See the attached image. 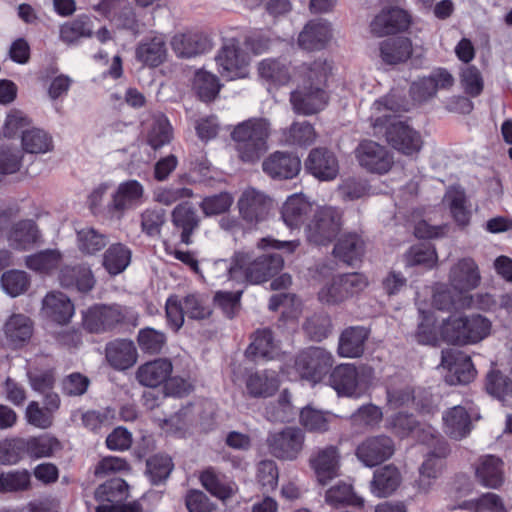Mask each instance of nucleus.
Returning a JSON list of instances; mask_svg holds the SVG:
<instances>
[{
    "label": "nucleus",
    "mask_w": 512,
    "mask_h": 512,
    "mask_svg": "<svg viewBox=\"0 0 512 512\" xmlns=\"http://www.w3.org/2000/svg\"><path fill=\"white\" fill-rule=\"evenodd\" d=\"M332 65L326 59H316L299 65L295 71L296 88L290 92L294 113L311 116L323 111L329 103L327 81Z\"/></svg>",
    "instance_id": "nucleus-1"
},
{
    "label": "nucleus",
    "mask_w": 512,
    "mask_h": 512,
    "mask_svg": "<svg viewBox=\"0 0 512 512\" xmlns=\"http://www.w3.org/2000/svg\"><path fill=\"white\" fill-rule=\"evenodd\" d=\"M284 259L273 253L254 257L249 252H236L231 261L217 260L215 269L223 270L228 280L261 284L274 277L283 268Z\"/></svg>",
    "instance_id": "nucleus-2"
},
{
    "label": "nucleus",
    "mask_w": 512,
    "mask_h": 512,
    "mask_svg": "<svg viewBox=\"0 0 512 512\" xmlns=\"http://www.w3.org/2000/svg\"><path fill=\"white\" fill-rule=\"evenodd\" d=\"M138 312L130 306L96 303L82 312V326L92 334H104L122 328L136 327Z\"/></svg>",
    "instance_id": "nucleus-3"
},
{
    "label": "nucleus",
    "mask_w": 512,
    "mask_h": 512,
    "mask_svg": "<svg viewBox=\"0 0 512 512\" xmlns=\"http://www.w3.org/2000/svg\"><path fill=\"white\" fill-rule=\"evenodd\" d=\"M491 321L480 315H451L440 327L444 341L454 345L477 344L490 335Z\"/></svg>",
    "instance_id": "nucleus-4"
},
{
    "label": "nucleus",
    "mask_w": 512,
    "mask_h": 512,
    "mask_svg": "<svg viewBox=\"0 0 512 512\" xmlns=\"http://www.w3.org/2000/svg\"><path fill=\"white\" fill-rule=\"evenodd\" d=\"M243 39L240 32L223 37L222 46L215 56L218 72L227 80L240 79L248 75L250 56L242 48Z\"/></svg>",
    "instance_id": "nucleus-5"
},
{
    "label": "nucleus",
    "mask_w": 512,
    "mask_h": 512,
    "mask_svg": "<svg viewBox=\"0 0 512 512\" xmlns=\"http://www.w3.org/2000/svg\"><path fill=\"white\" fill-rule=\"evenodd\" d=\"M341 227L342 214L337 208L320 207L307 224L305 233L309 243L327 246L339 234Z\"/></svg>",
    "instance_id": "nucleus-6"
},
{
    "label": "nucleus",
    "mask_w": 512,
    "mask_h": 512,
    "mask_svg": "<svg viewBox=\"0 0 512 512\" xmlns=\"http://www.w3.org/2000/svg\"><path fill=\"white\" fill-rule=\"evenodd\" d=\"M359 166L369 174H388L394 164V154L385 145L371 139L361 140L354 150Z\"/></svg>",
    "instance_id": "nucleus-7"
},
{
    "label": "nucleus",
    "mask_w": 512,
    "mask_h": 512,
    "mask_svg": "<svg viewBox=\"0 0 512 512\" xmlns=\"http://www.w3.org/2000/svg\"><path fill=\"white\" fill-rule=\"evenodd\" d=\"M333 362L332 354L324 348L309 347L296 356L295 369L302 379L319 383L332 368Z\"/></svg>",
    "instance_id": "nucleus-8"
},
{
    "label": "nucleus",
    "mask_w": 512,
    "mask_h": 512,
    "mask_svg": "<svg viewBox=\"0 0 512 512\" xmlns=\"http://www.w3.org/2000/svg\"><path fill=\"white\" fill-rule=\"evenodd\" d=\"M368 286L367 277L358 272L342 274L334 277L331 283L318 292V299L326 304H339L359 294Z\"/></svg>",
    "instance_id": "nucleus-9"
},
{
    "label": "nucleus",
    "mask_w": 512,
    "mask_h": 512,
    "mask_svg": "<svg viewBox=\"0 0 512 512\" xmlns=\"http://www.w3.org/2000/svg\"><path fill=\"white\" fill-rule=\"evenodd\" d=\"M364 370L350 363L339 364L331 370L328 384L338 396L359 397L366 384Z\"/></svg>",
    "instance_id": "nucleus-10"
},
{
    "label": "nucleus",
    "mask_w": 512,
    "mask_h": 512,
    "mask_svg": "<svg viewBox=\"0 0 512 512\" xmlns=\"http://www.w3.org/2000/svg\"><path fill=\"white\" fill-rule=\"evenodd\" d=\"M405 107L394 94L377 99L371 107L370 120L373 128H411L407 118L401 114Z\"/></svg>",
    "instance_id": "nucleus-11"
},
{
    "label": "nucleus",
    "mask_w": 512,
    "mask_h": 512,
    "mask_svg": "<svg viewBox=\"0 0 512 512\" xmlns=\"http://www.w3.org/2000/svg\"><path fill=\"white\" fill-rule=\"evenodd\" d=\"M269 130H232L231 138L241 161L257 162L268 150Z\"/></svg>",
    "instance_id": "nucleus-12"
},
{
    "label": "nucleus",
    "mask_w": 512,
    "mask_h": 512,
    "mask_svg": "<svg viewBox=\"0 0 512 512\" xmlns=\"http://www.w3.org/2000/svg\"><path fill=\"white\" fill-rule=\"evenodd\" d=\"M441 366L448 371L446 379L451 384H468L476 374L471 357L457 349L442 350Z\"/></svg>",
    "instance_id": "nucleus-13"
},
{
    "label": "nucleus",
    "mask_w": 512,
    "mask_h": 512,
    "mask_svg": "<svg viewBox=\"0 0 512 512\" xmlns=\"http://www.w3.org/2000/svg\"><path fill=\"white\" fill-rule=\"evenodd\" d=\"M304 433L295 427H286L280 432L270 434L267 442L271 453L282 460H294L304 444Z\"/></svg>",
    "instance_id": "nucleus-14"
},
{
    "label": "nucleus",
    "mask_w": 512,
    "mask_h": 512,
    "mask_svg": "<svg viewBox=\"0 0 512 512\" xmlns=\"http://www.w3.org/2000/svg\"><path fill=\"white\" fill-rule=\"evenodd\" d=\"M394 441L386 435L367 437L356 448L359 461L367 467L377 466L394 454Z\"/></svg>",
    "instance_id": "nucleus-15"
},
{
    "label": "nucleus",
    "mask_w": 512,
    "mask_h": 512,
    "mask_svg": "<svg viewBox=\"0 0 512 512\" xmlns=\"http://www.w3.org/2000/svg\"><path fill=\"white\" fill-rule=\"evenodd\" d=\"M167 57V39L162 33L147 35L135 46V59L144 67L157 68L165 63Z\"/></svg>",
    "instance_id": "nucleus-16"
},
{
    "label": "nucleus",
    "mask_w": 512,
    "mask_h": 512,
    "mask_svg": "<svg viewBox=\"0 0 512 512\" xmlns=\"http://www.w3.org/2000/svg\"><path fill=\"white\" fill-rule=\"evenodd\" d=\"M171 47L177 57L192 58L209 52L213 47L211 37L201 31L176 33L171 39Z\"/></svg>",
    "instance_id": "nucleus-17"
},
{
    "label": "nucleus",
    "mask_w": 512,
    "mask_h": 512,
    "mask_svg": "<svg viewBox=\"0 0 512 512\" xmlns=\"http://www.w3.org/2000/svg\"><path fill=\"white\" fill-rule=\"evenodd\" d=\"M239 214L248 224L263 221L270 209V199L254 188L246 189L238 200Z\"/></svg>",
    "instance_id": "nucleus-18"
},
{
    "label": "nucleus",
    "mask_w": 512,
    "mask_h": 512,
    "mask_svg": "<svg viewBox=\"0 0 512 512\" xmlns=\"http://www.w3.org/2000/svg\"><path fill=\"white\" fill-rule=\"evenodd\" d=\"M409 13L398 7L383 8L371 21V33L376 36H385L405 30L410 24Z\"/></svg>",
    "instance_id": "nucleus-19"
},
{
    "label": "nucleus",
    "mask_w": 512,
    "mask_h": 512,
    "mask_svg": "<svg viewBox=\"0 0 512 512\" xmlns=\"http://www.w3.org/2000/svg\"><path fill=\"white\" fill-rule=\"evenodd\" d=\"M308 173L321 181L334 180L339 173L336 155L327 148H314L305 160Z\"/></svg>",
    "instance_id": "nucleus-20"
},
{
    "label": "nucleus",
    "mask_w": 512,
    "mask_h": 512,
    "mask_svg": "<svg viewBox=\"0 0 512 512\" xmlns=\"http://www.w3.org/2000/svg\"><path fill=\"white\" fill-rule=\"evenodd\" d=\"M60 285L70 291L89 293L96 284L95 276L87 264L66 265L59 271Z\"/></svg>",
    "instance_id": "nucleus-21"
},
{
    "label": "nucleus",
    "mask_w": 512,
    "mask_h": 512,
    "mask_svg": "<svg viewBox=\"0 0 512 512\" xmlns=\"http://www.w3.org/2000/svg\"><path fill=\"white\" fill-rule=\"evenodd\" d=\"M171 223L174 229L180 232L181 243L190 245L192 235L200 227L201 219L194 205L183 201L171 211Z\"/></svg>",
    "instance_id": "nucleus-22"
},
{
    "label": "nucleus",
    "mask_w": 512,
    "mask_h": 512,
    "mask_svg": "<svg viewBox=\"0 0 512 512\" xmlns=\"http://www.w3.org/2000/svg\"><path fill=\"white\" fill-rule=\"evenodd\" d=\"M262 169L272 179H292L301 169V161L297 155L276 151L262 163Z\"/></svg>",
    "instance_id": "nucleus-23"
},
{
    "label": "nucleus",
    "mask_w": 512,
    "mask_h": 512,
    "mask_svg": "<svg viewBox=\"0 0 512 512\" xmlns=\"http://www.w3.org/2000/svg\"><path fill=\"white\" fill-rule=\"evenodd\" d=\"M438 447L430 452L419 468L418 488L428 491L433 481L442 473L445 466V458L449 453L448 444L445 441H437Z\"/></svg>",
    "instance_id": "nucleus-24"
},
{
    "label": "nucleus",
    "mask_w": 512,
    "mask_h": 512,
    "mask_svg": "<svg viewBox=\"0 0 512 512\" xmlns=\"http://www.w3.org/2000/svg\"><path fill=\"white\" fill-rule=\"evenodd\" d=\"M105 358L113 369L124 371L136 363L138 359L137 348L130 339L117 338L106 344Z\"/></svg>",
    "instance_id": "nucleus-25"
},
{
    "label": "nucleus",
    "mask_w": 512,
    "mask_h": 512,
    "mask_svg": "<svg viewBox=\"0 0 512 512\" xmlns=\"http://www.w3.org/2000/svg\"><path fill=\"white\" fill-rule=\"evenodd\" d=\"M144 187L134 179L121 182L109 204V210L123 215L125 211L134 209L143 202Z\"/></svg>",
    "instance_id": "nucleus-26"
},
{
    "label": "nucleus",
    "mask_w": 512,
    "mask_h": 512,
    "mask_svg": "<svg viewBox=\"0 0 512 512\" xmlns=\"http://www.w3.org/2000/svg\"><path fill=\"white\" fill-rule=\"evenodd\" d=\"M280 348L271 329H257L251 335V342L245 350V356L253 362L270 361L279 355Z\"/></svg>",
    "instance_id": "nucleus-27"
},
{
    "label": "nucleus",
    "mask_w": 512,
    "mask_h": 512,
    "mask_svg": "<svg viewBox=\"0 0 512 512\" xmlns=\"http://www.w3.org/2000/svg\"><path fill=\"white\" fill-rule=\"evenodd\" d=\"M340 452L337 446L328 445L318 449L310 458V466L318 481L325 485L338 475Z\"/></svg>",
    "instance_id": "nucleus-28"
},
{
    "label": "nucleus",
    "mask_w": 512,
    "mask_h": 512,
    "mask_svg": "<svg viewBox=\"0 0 512 512\" xmlns=\"http://www.w3.org/2000/svg\"><path fill=\"white\" fill-rule=\"evenodd\" d=\"M173 372V364L168 358H156L141 364L135 373L136 380L144 387L156 388L165 385Z\"/></svg>",
    "instance_id": "nucleus-29"
},
{
    "label": "nucleus",
    "mask_w": 512,
    "mask_h": 512,
    "mask_svg": "<svg viewBox=\"0 0 512 512\" xmlns=\"http://www.w3.org/2000/svg\"><path fill=\"white\" fill-rule=\"evenodd\" d=\"M449 281L460 292H468L478 287L481 276L474 259L466 257L458 260L450 270Z\"/></svg>",
    "instance_id": "nucleus-30"
},
{
    "label": "nucleus",
    "mask_w": 512,
    "mask_h": 512,
    "mask_svg": "<svg viewBox=\"0 0 512 512\" xmlns=\"http://www.w3.org/2000/svg\"><path fill=\"white\" fill-rule=\"evenodd\" d=\"M364 254L365 241L361 235L355 232L341 235L333 248L334 257L349 266L361 263Z\"/></svg>",
    "instance_id": "nucleus-31"
},
{
    "label": "nucleus",
    "mask_w": 512,
    "mask_h": 512,
    "mask_svg": "<svg viewBox=\"0 0 512 512\" xmlns=\"http://www.w3.org/2000/svg\"><path fill=\"white\" fill-rule=\"evenodd\" d=\"M332 38L330 24L322 19L309 21L298 36V45L308 51L321 50Z\"/></svg>",
    "instance_id": "nucleus-32"
},
{
    "label": "nucleus",
    "mask_w": 512,
    "mask_h": 512,
    "mask_svg": "<svg viewBox=\"0 0 512 512\" xmlns=\"http://www.w3.org/2000/svg\"><path fill=\"white\" fill-rule=\"evenodd\" d=\"M34 333V322L24 314H12L5 322L4 334L13 348L26 345Z\"/></svg>",
    "instance_id": "nucleus-33"
},
{
    "label": "nucleus",
    "mask_w": 512,
    "mask_h": 512,
    "mask_svg": "<svg viewBox=\"0 0 512 512\" xmlns=\"http://www.w3.org/2000/svg\"><path fill=\"white\" fill-rule=\"evenodd\" d=\"M23 443L25 456L32 460L51 458L63 448L60 440L49 433L23 437Z\"/></svg>",
    "instance_id": "nucleus-34"
},
{
    "label": "nucleus",
    "mask_w": 512,
    "mask_h": 512,
    "mask_svg": "<svg viewBox=\"0 0 512 512\" xmlns=\"http://www.w3.org/2000/svg\"><path fill=\"white\" fill-rule=\"evenodd\" d=\"M40 239V232L34 220L23 219L13 224L8 231L10 246L19 251H26Z\"/></svg>",
    "instance_id": "nucleus-35"
},
{
    "label": "nucleus",
    "mask_w": 512,
    "mask_h": 512,
    "mask_svg": "<svg viewBox=\"0 0 512 512\" xmlns=\"http://www.w3.org/2000/svg\"><path fill=\"white\" fill-rule=\"evenodd\" d=\"M43 311L52 321L64 325L74 315V305L65 294L50 292L43 299Z\"/></svg>",
    "instance_id": "nucleus-36"
},
{
    "label": "nucleus",
    "mask_w": 512,
    "mask_h": 512,
    "mask_svg": "<svg viewBox=\"0 0 512 512\" xmlns=\"http://www.w3.org/2000/svg\"><path fill=\"white\" fill-rule=\"evenodd\" d=\"M369 331L361 326L348 327L340 335L338 354L341 357L357 358L364 352Z\"/></svg>",
    "instance_id": "nucleus-37"
},
{
    "label": "nucleus",
    "mask_w": 512,
    "mask_h": 512,
    "mask_svg": "<svg viewBox=\"0 0 512 512\" xmlns=\"http://www.w3.org/2000/svg\"><path fill=\"white\" fill-rule=\"evenodd\" d=\"M312 210V204L302 194H293L283 204L281 216L288 227L299 228Z\"/></svg>",
    "instance_id": "nucleus-38"
},
{
    "label": "nucleus",
    "mask_w": 512,
    "mask_h": 512,
    "mask_svg": "<svg viewBox=\"0 0 512 512\" xmlns=\"http://www.w3.org/2000/svg\"><path fill=\"white\" fill-rule=\"evenodd\" d=\"M485 391L499 401L512 400V363L507 372L499 369L490 370L484 381Z\"/></svg>",
    "instance_id": "nucleus-39"
},
{
    "label": "nucleus",
    "mask_w": 512,
    "mask_h": 512,
    "mask_svg": "<svg viewBox=\"0 0 512 512\" xmlns=\"http://www.w3.org/2000/svg\"><path fill=\"white\" fill-rule=\"evenodd\" d=\"M385 138L393 149L405 156L418 154L423 146L418 130H386Z\"/></svg>",
    "instance_id": "nucleus-40"
},
{
    "label": "nucleus",
    "mask_w": 512,
    "mask_h": 512,
    "mask_svg": "<svg viewBox=\"0 0 512 512\" xmlns=\"http://www.w3.org/2000/svg\"><path fill=\"white\" fill-rule=\"evenodd\" d=\"M445 432L453 439L460 440L471 431V419L467 410L460 405L448 409L443 415Z\"/></svg>",
    "instance_id": "nucleus-41"
},
{
    "label": "nucleus",
    "mask_w": 512,
    "mask_h": 512,
    "mask_svg": "<svg viewBox=\"0 0 512 512\" xmlns=\"http://www.w3.org/2000/svg\"><path fill=\"white\" fill-rule=\"evenodd\" d=\"M503 461L493 455H486L479 459L476 467V477L485 487L498 488L503 483Z\"/></svg>",
    "instance_id": "nucleus-42"
},
{
    "label": "nucleus",
    "mask_w": 512,
    "mask_h": 512,
    "mask_svg": "<svg viewBox=\"0 0 512 512\" xmlns=\"http://www.w3.org/2000/svg\"><path fill=\"white\" fill-rule=\"evenodd\" d=\"M444 199L456 225L462 229L466 228L470 224L472 213L465 191L461 188H451L446 192Z\"/></svg>",
    "instance_id": "nucleus-43"
},
{
    "label": "nucleus",
    "mask_w": 512,
    "mask_h": 512,
    "mask_svg": "<svg viewBox=\"0 0 512 512\" xmlns=\"http://www.w3.org/2000/svg\"><path fill=\"white\" fill-rule=\"evenodd\" d=\"M401 475L393 465H386L374 472L371 491L378 497L391 495L400 485Z\"/></svg>",
    "instance_id": "nucleus-44"
},
{
    "label": "nucleus",
    "mask_w": 512,
    "mask_h": 512,
    "mask_svg": "<svg viewBox=\"0 0 512 512\" xmlns=\"http://www.w3.org/2000/svg\"><path fill=\"white\" fill-rule=\"evenodd\" d=\"M202 486L214 497L225 501L234 494V483L225 475L217 473L213 468H207L200 474Z\"/></svg>",
    "instance_id": "nucleus-45"
},
{
    "label": "nucleus",
    "mask_w": 512,
    "mask_h": 512,
    "mask_svg": "<svg viewBox=\"0 0 512 512\" xmlns=\"http://www.w3.org/2000/svg\"><path fill=\"white\" fill-rule=\"evenodd\" d=\"M131 249L123 243H114L104 252L102 265L113 276L122 273L130 264Z\"/></svg>",
    "instance_id": "nucleus-46"
},
{
    "label": "nucleus",
    "mask_w": 512,
    "mask_h": 512,
    "mask_svg": "<svg viewBox=\"0 0 512 512\" xmlns=\"http://www.w3.org/2000/svg\"><path fill=\"white\" fill-rule=\"evenodd\" d=\"M412 54V43L406 37L385 40L380 45V56L387 64H398L406 61Z\"/></svg>",
    "instance_id": "nucleus-47"
},
{
    "label": "nucleus",
    "mask_w": 512,
    "mask_h": 512,
    "mask_svg": "<svg viewBox=\"0 0 512 512\" xmlns=\"http://www.w3.org/2000/svg\"><path fill=\"white\" fill-rule=\"evenodd\" d=\"M129 496V486L122 478H111L95 490V499L104 503H122Z\"/></svg>",
    "instance_id": "nucleus-48"
},
{
    "label": "nucleus",
    "mask_w": 512,
    "mask_h": 512,
    "mask_svg": "<svg viewBox=\"0 0 512 512\" xmlns=\"http://www.w3.org/2000/svg\"><path fill=\"white\" fill-rule=\"evenodd\" d=\"M93 29V19L86 14H82L60 27V38L65 43H74L80 38L91 37Z\"/></svg>",
    "instance_id": "nucleus-49"
},
{
    "label": "nucleus",
    "mask_w": 512,
    "mask_h": 512,
    "mask_svg": "<svg viewBox=\"0 0 512 512\" xmlns=\"http://www.w3.org/2000/svg\"><path fill=\"white\" fill-rule=\"evenodd\" d=\"M297 412L291 403V395L283 390L277 401L271 402L265 408V417L271 422L287 423L294 420Z\"/></svg>",
    "instance_id": "nucleus-50"
},
{
    "label": "nucleus",
    "mask_w": 512,
    "mask_h": 512,
    "mask_svg": "<svg viewBox=\"0 0 512 512\" xmlns=\"http://www.w3.org/2000/svg\"><path fill=\"white\" fill-rule=\"evenodd\" d=\"M219 78L206 70H198L194 75L193 89L203 102L213 101L221 90Z\"/></svg>",
    "instance_id": "nucleus-51"
},
{
    "label": "nucleus",
    "mask_w": 512,
    "mask_h": 512,
    "mask_svg": "<svg viewBox=\"0 0 512 512\" xmlns=\"http://www.w3.org/2000/svg\"><path fill=\"white\" fill-rule=\"evenodd\" d=\"M141 232L149 238H159L166 224V211L159 207H148L140 213Z\"/></svg>",
    "instance_id": "nucleus-52"
},
{
    "label": "nucleus",
    "mask_w": 512,
    "mask_h": 512,
    "mask_svg": "<svg viewBox=\"0 0 512 512\" xmlns=\"http://www.w3.org/2000/svg\"><path fill=\"white\" fill-rule=\"evenodd\" d=\"M246 389L253 398H266L275 393L278 383L275 378H269L266 372L256 371L246 378Z\"/></svg>",
    "instance_id": "nucleus-53"
},
{
    "label": "nucleus",
    "mask_w": 512,
    "mask_h": 512,
    "mask_svg": "<svg viewBox=\"0 0 512 512\" xmlns=\"http://www.w3.org/2000/svg\"><path fill=\"white\" fill-rule=\"evenodd\" d=\"M258 71L261 78L276 86L287 84L291 78L286 63L277 59L262 60L259 64Z\"/></svg>",
    "instance_id": "nucleus-54"
},
{
    "label": "nucleus",
    "mask_w": 512,
    "mask_h": 512,
    "mask_svg": "<svg viewBox=\"0 0 512 512\" xmlns=\"http://www.w3.org/2000/svg\"><path fill=\"white\" fill-rule=\"evenodd\" d=\"M61 259L62 255L60 252L48 249L27 256L25 264L30 270L50 274L59 267Z\"/></svg>",
    "instance_id": "nucleus-55"
},
{
    "label": "nucleus",
    "mask_w": 512,
    "mask_h": 512,
    "mask_svg": "<svg viewBox=\"0 0 512 512\" xmlns=\"http://www.w3.org/2000/svg\"><path fill=\"white\" fill-rule=\"evenodd\" d=\"M108 243V237L92 227L77 231V244L79 250L86 255H95Z\"/></svg>",
    "instance_id": "nucleus-56"
},
{
    "label": "nucleus",
    "mask_w": 512,
    "mask_h": 512,
    "mask_svg": "<svg viewBox=\"0 0 512 512\" xmlns=\"http://www.w3.org/2000/svg\"><path fill=\"white\" fill-rule=\"evenodd\" d=\"M23 150L31 154L46 153L53 148L52 137L47 130H22Z\"/></svg>",
    "instance_id": "nucleus-57"
},
{
    "label": "nucleus",
    "mask_w": 512,
    "mask_h": 512,
    "mask_svg": "<svg viewBox=\"0 0 512 512\" xmlns=\"http://www.w3.org/2000/svg\"><path fill=\"white\" fill-rule=\"evenodd\" d=\"M186 316L193 320H203L208 318L211 313L208 296L199 292H193L181 297Z\"/></svg>",
    "instance_id": "nucleus-58"
},
{
    "label": "nucleus",
    "mask_w": 512,
    "mask_h": 512,
    "mask_svg": "<svg viewBox=\"0 0 512 512\" xmlns=\"http://www.w3.org/2000/svg\"><path fill=\"white\" fill-rule=\"evenodd\" d=\"M167 341L164 332L151 327H145L138 331L137 343L144 354L157 355L161 353Z\"/></svg>",
    "instance_id": "nucleus-59"
},
{
    "label": "nucleus",
    "mask_w": 512,
    "mask_h": 512,
    "mask_svg": "<svg viewBox=\"0 0 512 512\" xmlns=\"http://www.w3.org/2000/svg\"><path fill=\"white\" fill-rule=\"evenodd\" d=\"M300 424L309 432L324 433L331 422L329 413L306 406L299 413Z\"/></svg>",
    "instance_id": "nucleus-60"
},
{
    "label": "nucleus",
    "mask_w": 512,
    "mask_h": 512,
    "mask_svg": "<svg viewBox=\"0 0 512 512\" xmlns=\"http://www.w3.org/2000/svg\"><path fill=\"white\" fill-rule=\"evenodd\" d=\"M147 474L153 485H158L167 480L174 464L168 455L156 454L147 460Z\"/></svg>",
    "instance_id": "nucleus-61"
},
{
    "label": "nucleus",
    "mask_w": 512,
    "mask_h": 512,
    "mask_svg": "<svg viewBox=\"0 0 512 512\" xmlns=\"http://www.w3.org/2000/svg\"><path fill=\"white\" fill-rule=\"evenodd\" d=\"M332 323L328 314L315 313L308 317L303 324L305 334L312 340L320 342L331 332Z\"/></svg>",
    "instance_id": "nucleus-62"
},
{
    "label": "nucleus",
    "mask_w": 512,
    "mask_h": 512,
    "mask_svg": "<svg viewBox=\"0 0 512 512\" xmlns=\"http://www.w3.org/2000/svg\"><path fill=\"white\" fill-rule=\"evenodd\" d=\"M234 202L231 193L227 191L218 194L206 196L199 204L200 209L205 216H216L228 212Z\"/></svg>",
    "instance_id": "nucleus-63"
},
{
    "label": "nucleus",
    "mask_w": 512,
    "mask_h": 512,
    "mask_svg": "<svg viewBox=\"0 0 512 512\" xmlns=\"http://www.w3.org/2000/svg\"><path fill=\"white\" fill-rule=\"evenodd\" d=\"M407 266L414 267L423 265L432 268L437 261V253L430 244H416L405 253Z\"/></svg>",
    "instance_id": "nucleus-64"
}]
</instances>
